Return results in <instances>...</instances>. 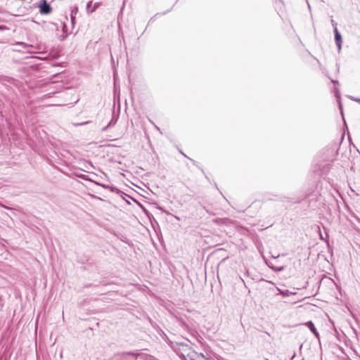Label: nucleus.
Segmentation results:
<instances>
[{
  "label": "nucleus",
  "mask_w": 360,
  "mask_h": 360,
  "mask_svg": "<svg viewBox=\"0 0 360 360\" xmlns=\"http://www.w3.org/2000/svg\"><path fill=\"white\" fill-rule=\"evenodd\" d=\"M38 6L39 8V13L42 15L49 14L52 11V8L46 0H41Z\"/></svg>",
  "instance_id": "nucleus-1"
},
{
  "label": "nucleus",
  "mask_w": 360,
  "mask_h": 360,
  "mask_svg": "<svg viewBox=\"0 0 360 360\" xmlns=\"http://www.w3.org/2000/svg\"><path fill=\"white\" fill-rule=\"evenodd\" d=\"M122 360H128L127 356H131L134 358H137L139 354L137 352H125L120 354Z\"/></svg>",
  "instance_id": "nucleus-2"
},
{
  "label": "nucleus",
  "mask_w": 360,
  "mask_h": 360,
  "mask_svg": "<svg viewBox=\"0 0 360 360\" xmlns=\"http://www.w3.org/2000/svg\"><path fill=\"white\" fill-rule=\"evenodd\" d=\"M305 325L309 328V330L314 334V335L316 337V338H319V334L318 333V331L316 330L314 323H312V321H307Z\"/></svg>",
  "instance_id": "nucleus-3"
},
{
  "label": "nucleus",
  "mask_w": 360,
  "mask_h": 360,
  "mask_svg": "<svg viewBox=\"0 0 360 360\" xmlns=\"http://www.w3.org/2000/svg\"><path fill=\"white\" fill-rule=\"evenodd\" d=\"M331 22L333 23V25L334 26V32H335V43L336 42H339V41H342V37H341V34L339 33L338 30V28L336 27L335 23H334V20H331Z\"/></svg>",
  "instance_id": "nucleus-4"
},
{
  "label": "nucleus",
  "mask_w": 360,
  "mask_h": 360,
  "mask_svg": "<svg viewBox=\"0 0 360 360\" xmlns=\"http://www.w3.org/2000/svg\"><path fill=\"white\" fill-rule=\"evenodd\" d=\"M116 123V120H114L113 118H112V120H110V122L108 123V124L105 127H104L103 129H102V131H106L109 127H112V126H114Z\"/></svg>",
  "instance_id": "nucleus-5"
},
{
  "label": "nucleus",
  "mask_w": 360,
  "mask_h": 360,
  "mask_svg": "<svg viewBox=\"0 0 360 360\" xmlns=\"http://www.w3.org/2000/svg\"><path fill=\"white\" fill-rule=\"evenodd\" d=\"M91 4V2L90 1V2H89V3L87 4V5H86V10H87V11H88V12H89V13H92V12L94 11V9H95V7H94L93 9H91V11H89V8H90Z\"/></svg>",
  "instance_id": "nucleus-6"
},
{
  "label": "nucleus",
  "mask_w": 360,
  "mask_h": 360,
  "mask_svg": "<svg viewBox=\"0 0 360 360\" xmlns=\"http://www.w3.org/2000/svg\"><path fill=\"white\" fill-rule=\"evenodd\" d=\"M278 291H279V294H280L281 295H282V296H286V295H288V292H283V290H280V289H278Z\"/></svg>",
  "instance_id": "nucleus-7"
},
{
  "label": "nucleus",
  "mask_w": 360,
  "mask_h": 360,
  "mask_svg": "<svg viewBox=\"0 0 360 360\" xmlns=\"http://www.w3.org/2000/svg\"><path fill=\"white\" fill-rule=\"evenodd\" d=\"M336 45L338 46V51H340L342 47V41L336 42Z\"/></svg>",
  "instance_id": "nucleus-8"
},
{
  "label": "nucleus",
  "mask_w": 360,
  "mask_h": 360,
  "mask_svg": "<svg viewBox=\"0 0 360 360\" xmlns=\"http://www.w3.org/2000/svg\"><path fill=\"white\" fill-rule=\"evenodd\" d=\"M0 206H1V207H4V209H6V210H11V207H8V206H6V205H3V204H2V203H1V202H0Z\"/></svg>",
  "instance_id": "nucleus-9"
},
{
  "label": "nucleus",
  "mask_w": 360,
  "mask_h": 360,
  "mask_svg": "<svg viewBox=\"0 0 360 360\" xmlns=\"http://www.w3.org/2000/svg\"><path fill=\"white\" fill-rule=\"evenodd\" d=\"M350 98L353 101H355L356 102L360 103V98H354L353 97L350 96Z\"/></svg>",
  "instance_id": "nucleus-10"
},
{
  "label": "nucleus",
  "mask_w": 360,
  "mask_h": 360,
  "mask_svg": "<svg viewBox=\"0 0 360 360\" xmlns=\"http://www.w3.org/2000/svg\"><path fill=\"white\" fill-rule=\"evenodd\" d=\"M77 11V8H75V10H73L72 11V15H73V13H75Z\"/></svg>",
  "instance_id": "nucleus-11"
}]
</instances>
